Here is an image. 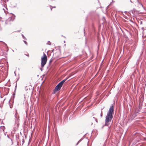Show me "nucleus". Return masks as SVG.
Segmentation results:
<instances>
[{
	"instance_id": "nucleus-9",
	"label": "nucleus",
	"mask_w": 146,
	"mask_h": 146,
	"mask_svg": "<svg viewBox=\"0 0 146 146\" xmlns=\"http://www.w3.org/2000/svg\"><path fill=\"white\" fill-rule=\"evenodd\" d=\"M22 36L23 37V38L25 40H27L26 38L25 37L23 34H22Z\"/></svg>"
},
{
	"instance_id": "nucleus-13",
	"label": "nucleus",
	"mask_w": 146,
	"mask_h": 146,
	"mask_svg": "<svg viewBox=\"0 0 146 146\" xmlns=\"http://www.w3.org/2000/svg\"><path fill=\"white\" fill-rule=\"evenodd\" d=\"M4 6L5 7V8L6 9H7V5L6 4H4Z\"/></svg>"
},
{
	"instance_id": "nucleus-26",
	"label": "nucleus",
	"mask_w": 146,
	"mask_h": 146,
	"mask_svg": "<svg viewBox=\"0 0 146 146\" xmlns=\"http://www.w3.org/2000/svg\"><path fill=\"white\" fill-rule=\"evenodd\" d=\"M50 44H51V43H50V44H48L49 45H50Z\"/></svg>"
},
{
	"instance_id": "nucleus-2",
	"label": "nucleus",
	"mask_w": 146,
	"mask_h": 146,
	"mask_svg": "<svg viewBox=\"0 0 146 146\" xmlns=\"http://www.w3.org/2000/svg\"><path fill=\"white\" fill-rule=\"evenodd\" d=\"M47 60V57L46 55L44 53L43 56L41 57V67H43L44 66L46 63Z\"/></svg>"
},
{
	"instance_id": "nucleus-8",
	"label": "nucleus",
	"mask_w": 146,
	"mask_h": 146,
	"mask_svg": "<svg viewBox=\"0 0 146 146\" xmlns=\"http://www.w3.org/2000/svg\"><path fill=\"white\" fill-rule=\"evenodd\" d=\"M1 128L4 131V130L5 129V127L4 126H1Z\"/></svg>"
},
{
	"instance_id": "nucleus-14",
	"label": "nucleus",
	"mask_w": 146,
	"mask_h": 146,
	"mask_svg": "<svg viewBox=\"0 0 146 146\" xmlns=\"http://www.w3.org/2000/svg\"><path fill=\"white\" fill-rule=\"evenodd\" d=\"M81 141V140H80L76 144V145H77L78 144V143Z\"/></svg>"
},
{
	"instance_id": "nucleus-7",
	"label": "nucleus",
	"mask_w": 146,
	"mask_h": 146,
	"mask_svg": "<svg viewBox=\"0 0 146 146\" xmlns=\"http://www.w3.org/2000/svg\"><path fill=\"white\" fill-rule=\"evenodd\" d=\"M137 5H138V6H139V7H142V4H141L139 2L137 3Z\"/></svg>"
},
{
	"instance_id": "nucleus-24",
	"label": "nucleus",
	"mask_w": 146,
	"mask_h": 146,
	"mask_svg": "<svg viewBox=\"0 0 146 146\" xmlns=\"http://www.w3.org/2000/svg\"><path fill=\"white\" fill-rule=\"evenodd\" d=\"M69 119H71V116H70V117H69Z\"/></svg>"
},
{
	"instance_id": "nucleus-11",
	"label": "nucleus",
	"mask_w": 146,
	"mask_h": 146,
	"mask_svg": "<svg viewBox=\"0 0 146 146\" xmlns=\"http://www.w3.org/2000/svg\"><path fill=\"white\" fill-rule=\"evenodd\" d=\"M50 8H51V9H53V8H56V7L55 6H53L52 7V6H50Z\"/></svg>"
},
{
	"instance_id": "nucleus-5",
	"label": "nucleus",
	"mask_w": 146,
	"mask_h": 146,
	"mask_svg": "<svg viewBox=\"0 0 146 146\" xmlns=\"http://www.w3.org/2000/svg\"><path fill=\"white\" fill-rule=\"evenodd\" d=\"M15 123H17V124H18V122L19 121V116H18L17 113V111H16L15 113Z\"/></svg>"
},
{
	"instance_id": "nucleus-12",
	"label": "nucleus",
	"mask_w": 146,
	"mask_h": 146,
	"mask_svg": "<svg viewBox=\"0 0 146 146\" xmlns=\"http://www.w3.org/2000/svg\"><path fill=\"white\" fill-rule=\"evenodd\" d=\"M23 42H24L25 43L26 45H27L28 44H27V42L25 41V40H23Z\"/></svg>"
},
{
	"instance_id": "nucleus-19",
	"label": "nucleus",
	"mask_w": 146,
	"mask_h": 146,
	"mask_svg": "<svg viewBox=\"0 0 146 146\" xmlns=\"http://www.w3.org/2000/svg\"><path fill=\"white\" fill-rule=\"evenodd\" d=\"M2 30V29L1 26H0V31H1Z\"/></svg>"
},
{
	"instance_id": "nucleus-10",
	"label": "nucleus",
	"mask_w": 146,
	"mask_h": 146,
	"mask_svg": "<svg viewBox=\"0 0 146 146\" xmlns=\"http://www.w3.org/2000/svg\"><path fill=\"white\" fill-rule=\"evenodd\" d=\"M5 10V9L3 10L4 13H5V14L6 15L7 14L6 12H7V11H6V10Z\"/></svg>"
},
{
	"instance_id": "nucleus-25",
	"label": "nucleus",
	"mask_w": 146,
	"mask_h": 146,
	"mask_svg": "<svg viewBox=\"0 0 146 146\" xmlns=\"http://www.w3.org/2000/svg\"><path fill=\"white\" fill-rule=\"evenodd\" d=\"M49 42L50 43H51L50 41H48V43H49Z\"/></svg>"
},
{
	"instance_id": "nucleus-23",
	"label": "nucleus",
	"mask_w": 146,
	"mask_h": 146,
	"mask_svg": "<svg viewBox=\"0 0 146 146\" xmlns=\"http://www.w3.org/2000/svg\"><path fill=\"white\" fill-rule=\"evenodd\" d=\"M26 55V56H29V54H27V55Z\"/></svg>"
},
{
	"instance_id": "nucleus-18",
	"label": "nucleus",
	"mask_w": 146,
	"mask_h": 146,
	"mask_svg": "<svg viewBox=\"0 0 146 146\" xmlns=\"http://www.w3.org/2000/svg\"><path fill=\"white\" fill-rule=\"evenodd\" d=\"M7 137H8V138H9V139H10V138L9 137L8 135H7Z\"/></svg>"
},
{
	"instance_id": "nucleus-20",
	"label": "nucleus",
	"mask_w": 146,
	"mask_h": 146,
	"mask_svg": "<svg viewBox=\"0 0 146 146\" xmlns=\"http://www.w3.org/2000/svg\"><path fill=\"white\" fill-rule=\"evenodd\" d=\"M7 132H4V135H6V133H7Z\"/></svg>"
},
{
	"instance_id": "nucleus-17",
	"label": "nucleus",
	"mask_w": 146,
	"mask_h": 146,
	"mask_svg": "<svg viewBox=\"0 0 146 146\" xmlns=\"http://www.w3.org/2000/svg\"><path fill=\"white\" fill-rule=\"evenodd\" d=\"M56 91H55V89H54V91L53 92H52V94H54L55 93V92H56Z\"/></svg>"
},
{
	"instance_id": "nucleus-21",
	"label": "nucleus",
	"mask_w": 146,
	"mask_h": 146,
	"mask_svg": "<svg viewBox=\"0 0 146 146\" xmlns=\"http://www.w3.org/2000/svg\"><path fill=\"white\" fill-rule=\"evenodd\" d=\"M102 113H101V117H102Z\"/></svg>"
},
{
	"instance_id": "nucleus-27",
	"label": "nucleus",
	"mask_w": 146,
	"mask_h": 146,
	"mask_svg": "<svg viewBox=\"0 0 146 146\" xmlns=\"http://www.w3.org/2000/svg\"><path fill=\"white\" fill-rule=\"evenodd\" d=\"M65 42V41H64V42Z\"/></svg>"
},
{
	"instance_id": "nucleus-4",
	"label": "nucleus",
	"mask_w": 146,
	"mask_h": 146,
	"mask_svg": "<svg viewBox=\"0 0 146 146\" xmlns=\"http://www.w3.org/2000/svg\"><path fill=\"white\" fill-rule=\"evenodd\" d=\"M62 86L58 83L55 88V90L56 91H58L60 90Z\"/></svg>"
},
{
	"instance_id": "nucleus-16",
	"label": "nucleus",
	"mask_w": 146,
	"mask_h": 146,
	"mask_svg": "<svg viewBox=\"0 0 146 146\" xmlns=\"http://www.w3.org/2000/svg\"><path fill=\"white\" fill-rule=\"evenodd\" d=\"M42 68H40V70L41 71H42V70H43V69H42Z\"/></svg>"
},
{
	"instance_id": "nucleus-1",
	"label": "nucleus",
	"mask_w": 146,
	"mask_h": 146,
	"mask_svg": "<svg viewBox=\"0 0 146 146\" xmlns=\"http://www.w3.org/2000/svg\"><path fill=\"white\" fill-rule=\"evenodd\" d=\"M114 108L113 106H110L107 113L105 119V125L108 126L113 117Z\"/></svg>"
},
{
	"instance_id": "nucleus-22",
	"label": "nucleus",
	"mask_w": 146,
	"mask_h": 146,
	"mask_svg": "<svg viewBox=\"0 0 146 146\" xmlns=\"http://www.w3.org/2000/svg\"><path fill=\"white\" fill-rule=\"evenodd\" d=\"M14 74H15V75L16 76V73H15V72H14Z\"/></svg>"
},
{
	"instance_id": "nucleus-3",
	"label": "nucleus",
	"mask_w": 146,
	"mask_h": 146,
	"mask_svg": "<svg viewBox=\"0 0 146 146\" xmlns=\"http://www.w3.org/2000/svg\"><path fill=\"white\" fill-rule=\"evenodd\" d=\"M15 16L13 15V16L9 17L5 22V24L6 25H10L11 24L14 20L15 19Z\"/></svg>"
},
{
	"instance_id": "nucleus-6",
	"label": "nucleus",
	"mask_w": 146,
	"mask_h": 146,
	"mask_svg": "<svg viewBox=\"0 0 146 146\" xmlns=\"http://www.w3.org/2000/svg\"><path fill=\"white\" fill-rule=\"evenodd\" d=\"M66 80V79H65L61 82H60L59 83L60 84H61L62 86L63 85L64 82H65Z\"/></svg>"
},
{
	"instance_id": "nucleus-15",
	"label": "nucleus",
	"mask_w": 146,
	"mask_h": 146,
	"mask_svg": "<svg viewBox=\"0 0 146 146\" xmlns=\"http://www.w3.org/2000/svg\"><path fill=\"white\" fill-rule=\"evenodd\" d=\"M52 60L51 59L50 60V61H49V63H50V64L51 62H52Z\"/></svg>"
}]
</instances>
